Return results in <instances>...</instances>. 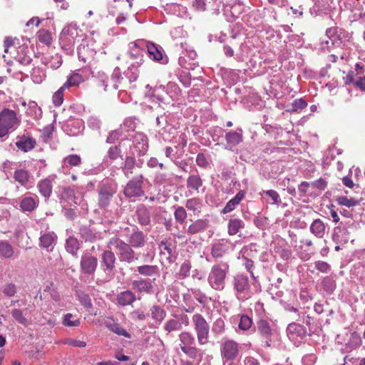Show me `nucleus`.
<instances>
[{
    "instance_id": "f257e3e1",
    "label": "nucleus",
    "mask_w": 365,
    "mask_h": 365,
    "mask_svg": "<svg viewBox=\"0 0 365 365\" xmlns=\"http://www.w3.org/2000/svg\"><path fill=\"white\" fill-rule=\"evenodd\" d=\"M230 272L227 262L220 261L214 264L207 275V283L215 291H222L226 284V278Z\"/></svg>"
},
{
    "instance_id": "f03ea898",
    "label": "nucleus",
    "mask_w": 365,
    "mask_h": 365,
    "mask_svg": "<svg viewBox=\"0 0 365 365\" xmlns=\"http://www.w3.org/2000/svg\"><path fill=\"white\" fill-rule=\"evenodd\" d=\"M108 247L114 249L121 262L131 263L138 257H135V252L133 247L123 240L117 237H111L108 242Z\"/></svg>"
},
{
    "instance_id": "7ed1b4c3",
    "label": "nucleus",
    "mask_w": 365,
    "mask_h": 365,
    "mask_svg": "<svg viewBox=\"0 0 365 365\" xmlns=\"http://www.w3.org/2000/svg\"><path fill=\"white\" fill-rule=\"evenodd\" d=\"M326 36L329 40L322 41L321 43V48L324 51H329L331 46L334 45L336 40L343 43L344 47H349L351 44L349 34L338 27H331L327 29Z\"/></svg>"
},
{
    "instance_id": "20e7f679",
    "label": "nucleus",
    "mask_w": 365,
    "mask_h": 365,
    "mask_svg": "<svg viewBox=\"0 0 365 365\" xmlns=\"http://www.w3.org/2000/svg\"><path fill=\"white\" fill-rule=\"evenodd\" d=\"M192 322L200 345L207 344L209 341L210 326L202 315L196 313L192 317Z\"/></svg>"
},
{
    "instance_id": "39448f33",
    "label": "nucleus",
    "mask_w": 365,
    "mask_h": 365,
    "mask_svg": "<svg viewBox=\"0 0 365 365\" xmlns=\"http://www.w3.org/2000/svg\"><path fill=\"white\" fill-rule=\"evenodd\" d=\"M19 124V120L14 110L5 108L0 113V137L6 136L11 130Z\"/></svg>"
},
{
    "instance_id": "423d86ee",
    "label": "nucleus",
    "mask_w": 365,
    "mask_h": 365,
    "mask_svg": "<svg viewBox=\"0 0 365 365\" xmlns=\"http://www.w3.org/2000/svg\"><path fill=\"white\" fill-rule=\"evenodd\" d=\"M232 284L235 291V295L240 300L244 301L247 299L254 293L249 284L248 277L244 274H237L235 276Z\"/></svg>"
},
{
    "instance_id": "0eeeda50",
    "label": "nucleus",
    "mask_w": 365,
    "mask_h": 365,
    "mask_svg": "<svg viewBox=\"0 0 365 365\" xmlns=\"http://www.w3.org/2000/svg\"><path fill=\"white\" fill-rule=\"evenodd\" d=\"M220 351L223 365H225L227 361H232L237 359L240 346L234 340L227 339L221 344Z\"/></svg>"
},
{
    "instance_id": "6e6552de",
    "label": "nucleus",
    "mask_w": 365,
    "mask_h": 365,
    "mask_svg": "<svg viewBox=\"0 0 365 365\" xmlns=\"http://www.w3.org/2000/svg\"><path fill=\"white\" fill-rule=\"evenodd\" d=\"M147 41L143 39L137 40L134 42H130L128 45V55L130 58L140 66L143 62V56L145 49L146 48Z\"/></svg>"
},
{
    "instance_id": "1a4fd4ad",
    "label": "nucleus",
    "mask_w": 365,
    "mask_h": 365,
    "mask_svg": "<svg viewBox=\"0 0 365 365\" xmlns=\"http://www.w3.org/2000/svg\"><path fill=\"white\" fill-rule=\"evenodd\" d=\"M78 36V29L76 24H71L64 27L60 34V43L62 48L71 47Z\"/></svg>"
},
{
    "instance_id": "9d476101",
    "label": "nucleus",
    "mask_w": 365,
    "mask_h": 365,
    "mask_svg": "<svg viewBox=\"0 0 365 365\" xmlns=\"http://www.w3.org/2000/svg\"><path fill=\"white\" fill-rule=\"evenodd\" d=\"M143 175L139 176L130 180L124 188V195L127 197H138L144 195V191L142 187Z\"/></svg>"
},
{
    "instance_id": "9b49d317",
    "label": "nucleus",
    "mask_w": 365,
    "mask_h": 365,
    "mask_svg": "<svg viewBox=\"0 0 365 365\" xmlns=\"http://www.w3.org/2000/svg\"><path fill=\"white\" fill-rule=\"evenodd\" d=\"M97 257L93 256L88 251L83 252L80 261V268L81 272L86 274H93L97 269Z\"/></svg>"
},
{
    "instance_id": "f8f14e48",
    "label": "nucleus",
    "mask_w": 365,
    "mask_h": 365,
    "mask_svg": "<svg viewBox=\"0 0 365 365\" xmlns=\"http://www.w3.org/2000/svg\"><path fill=\"white\" fill-rule=\"evenodd\" d=\"M157 125L160 128L159 134L163 138L167 140L175 129L173 125V116L170 114H164L156 118Z\"/></svg>"
},
{
    "instance_id": "ddd939ff",
    "label": "nucleus",
    "mask_w": 365,
    "mask_h": 365,
    "mask_svg": "<svg viewBox=\"0 0 365 365\" xmlns=\"http://www.w3.org/2000/svg\"><path fill=\"white\" fill-rule=\"evenodd\" d=\"M115 186L108 183H103L98 190V205L101 207L108 206L110 202L115 193Z\"/></svg>"
},
{
    "instance_id": "4468645a",
    "label": "nucleus",
    "mask_w": 365,
    "mask_h": 365,
    "mask_svg": "<svg viewBox=\"0 0 365 365\" xmlns=\"http://www.w3.org/2000/svg\"><path fill=\"white\" fill-rule=\"evenodd\" d=\"M155 278L150 279L149 278H139L132 281V289L140 294H152L154 292V286L153 282Z\"/></svg>"
},
{
    "instance_id": "2eb2a0df",
    "label": "nucleus",
    "mask_w": 365,
    "mask_h": 365,
    "mask_svg": "<svg viewBox=\"0 0 365 365\" xmlns=\"http://www.w3.org/2000/svg\"><path fill=\"white\" fill-rule=\"evenodd\" d=\"M146 49L150 58L161 64L168 63V58L161 46L147 41Z\"/></svg>"
},
{
    "instance_id": "dca6fc26",
    "label": "nucleus",
    "mask_w": 365,
    "mask_h": 365,
    "mask_svg": "<svg viewBox=\"0 0 365 365\" xmlns=\"http://www.w3.org/2000/svg\"><path fill=\"white\" fill-rule=\"evenodd\" d=\"M111 250L112 249L104 250L101 256V267L107 274L113 272L116 263L115 255Z\"/></svg>"
},
{
    "instance_id": "f3484780",
    "label": "nucleus",
    "mask_w": 365,
    "mask_h": 365,
    "mask_svg": "<svg viewBox=\"0 0 365 365\" xmlns=\"http://www.w3.org/2000/svg\"><path fill=\"white\" fill-rule=\"evenodd\" d=\"M231 243L225 239L219 240L211 245V255L215 259L223 257L229 251Z\"/></svg>"
},
{
    "instance_id": "a211bd4d",
    "label": "nucleus",
    "mask_w": 365,
    "mask_h": 365,
    "mask_svg": "<svg viewBox=\"0 0 365 365\" xmlns=\"http://www.w3.org/2000/svg\"><path fill=\"white\" fill-rule=\"evenodd\" d=\"M133 145L135 152L138 155H144L148 149V140L147 136L142 133H136L133 136Z\"/></svg>"
},
{
    "instance_id": "6ab92c4d",
    "label": "nucleus",
    "mask_w": 365,
    "mask_h": 365,
    "mask_svg": "<svg viewBox=\"0 0 365 365\" xmlns=\"http://www.w3.org/2000/svg\"><path fill=\"white\" fill-rule=\"evenodd\" d=\"M81 70L72 71L67 77L66 81L63 84V88L77 87L88 79V76L83 75Z\"/></svg>"
},
{
    "instance_id": "aec40b11",
    "label": "nucleus",
    "mask_w": 365,
    "mask_h": 365,
    "mask_svg": "<svg viewBox=\"0 0 365 365\" xmlns=\"http://www.w3.org/2000/svg\"><path fill=\"white\" fill-rule=\"evenodd\" d=\"M254 245H250L249 246L244 247L240 251V255H242V258L245 260L244 264H245V268L250 273L251 277L253 278V280H254L253 285L255 287L254 292H258L259 289H258V286L257 284V280H256L255 277L254 276V274L252 271V268L254 266V263L252 259H250L247 258V257L250 256L249 252L252 251V247Z\"/></svg>"
},
{
    "instance_id": "412c9836",
    "label": "nucleus",
    "mask_w": 365,
    "mask_h": 365,
    "mask_svg": "<svg viewBox=\"0 0 365 365\" xmlns=\"http://www.w3.org/2000/svg\"><path fill=\"white\" fill-rule=\"evenodd\" d=\"M38 204V197L37 195L31 193H26L21 200L20 207L24 212H31L37 207Z\"/></svg>"
},
{
    "instance_id": "4be33fe9",
    "label": "nucleus",
    "mask_w": 365,
    "mask_h": 365,
    "mask_svg": "<svg viewBox=\"0 0 365 365\" xmlns=\"http://www.w3.org/2000/svg\"><path fill=\"white\" fill-rule=\"evenodd\" d=\"M80 197H76L74 193V190L71 187L63 188L61 192V203L63 207L72 206L77 205Z\"/></svg>"
},
{
    "instance_id": "5701e85b",
    "label": "nucleus",
    "mask_w": 365,
    "mask_h": 365,
    "mask_svg": "<svg viewBox=\"0 0 365 365\" xmlns=\"http://www.w3.org/2000/svg\"><path fill=\"white\" fill-rule=\"evenodd\" d=\"M225 140L227 142L226 148L230 150L238 145L242 140V131L237 130L235 131H230L225 134Z\"/></svg>"
},
{
    "instance_id": "b1692460",
    "label": "nucleus",
    "mask_w": 365,
    "mask_h": 365,
    "mask_svg": "<svg viewBox=\"0 0 365 365\" xmlns=\"http://www.w3.org/2000/svg\"><path fill=\"white\" fill-rule=\"evenodd\" d=\"M258 331L266 339L263 346L270 347L272 345V329L266 320L260 319L258 322Z\"/></svg>"
},
{
    "instance_id": "393cba45",
    "label": "nucleus",
    "mask_w": 365,
    "mask_h": 365,
    "mask_svg": "<svg viewBox=\"0 0 365 365\" xmlns=\"http://www.w3.org/2000/svg\"><path fill=\"white\" fill-rule=\"evenodd\" d=\"M14 178L16 182L26 188L29 187V183L32 178L31 175L24 168L17 169L14 171Z\"/></svg>"
},
{
    "instance_id": "a878e982",
    "label": "nucleus",
    "mask_w": 365,
    "mask_h": 365,
    "mask_svg": "<svg viewBox=\"0 0 365 365\" xmlns=\"http://www.w3.org/2000/svg\"><path fill=\"white\" fill-rule=\"evenodd\" d=\"M128 244L133 248H140L145 244V235L142 231L135 230L128 237Z\"/></svg>"
},
{
    "instance_id": "bb28decb",
    "label": "nucleus",
    "mask_w": 365,
    "mask_h": 365,
    "mask_svg": "<svg viewBox=\"0 0 365 365\" xmlns=\"http://www.w3.org/2000/svg\"><path fill=\"white\" fill-rule=\"evenodd\" d=\"M80 235L86 241L94 242L101 239V234L89 227H82L80 229Z\"/></svg>"
},
{
    "instance_id": "cd10ccee",
    "label": "nucleus",
    "mask_w": 365,
    "mask_h": 365,
    "mask_svg": "<svg viewBox=\"0 0 365 365\" xmlns=\"http://www.w3.org/2000/svg\"><path fill=\"white\" fill-rule=\"evenodd\" d=\"M55 176H49L48 178L41 180L38 184V188L40 193L45 197L48 198L52 192L53 181Z\"/></svg>"
},
{
    "instance_id": "c85d7f7f",
    "label": "nucleus",
    "mask_w": 365,
    "mask_h": 365,
    "mask_svg": "<svg viewBox=\"0 0 365 365\" xmlns=\"http://www.w3.org/2000/svg\"><path fill=\"white\" fill-rule=\"evenodd\" d=\"M105 325L110 331L119 336H123L128 339L131 337L130 334L128 333L123 327L120 325L117 321L113 318H110V320L106 321Z\"/></svg>"
},
{
    "instance_id": "c756f323",
    "label": "nucleus",
    "mask_w": 365,
    "mask_h": 365,
    "mask_svg": "<svg viewBox=\"0 0 365 365\" xmlns=\"http://www.w3.org/2000/svg\"><path fill=\"white\" fill-rule=\"evenodd\" d=\"M56 235L53 232H48L42 235L40 238V245L48 251H51L56 241Z\"/></svg>"
},
{
    "instance_id": "7c9ffc66",
    "label": "nucleus",
    "mask_w": 365,
    "mask_h": 365,
    "mask_svg": "<svg viewBox=\"0 0 365 365\" xmlns=\"http://www.w3.org/2000/svg\"><path fill=\"white\" fill-rule=\"evenodd\" d=\"M202 185V180L198 175H190L187 179V187L189 192L199 193Z\"/></svg>"
},
{
    "instance_id": "2f4dec72",
    "label": "nucleus",
    "mask_w": 365,
    "mask_h": 365,
    "mask_svg": "<svg viewBox=\"0 0 365 365\" xmlns=\"http://www.w3.org/2000/svg\"><path fill=\"white\" fill-rule=\"evenodd\" d=\"M245 196V192L244 190H240L233 198L227 202L222 209V212L228 213L234 210L235 207L240 204V202L244 199Z\"/></svg>"
},
{
    "instance_id": "473e14b6",
    "label": "nucleus",
    "mask_w": 365,
    "mask_h": 365,
    "mask_svg": "<svg viewBox=\"0 0 365 365\" xmlns=\"http://www.w3.org/2000/svg\"><path fill=\"white\" fill-rule=\"evenodd\" d=\"M36 143V140L33 138L24 135L16 141V145L19 150L28 152L35 147Z\"/></svg>"
},
{
    "instance_id": "72a5a7b5",
    "label": "nucleus",
    "mask_w": 365,
    "mask_h": 365,
    "mask_svg": "<svg viewBox=\"0 0 365 365\" xmlns=\"http://www.w3.org/2000/svg\"><path fill=\"white\" fill-rule=\"evenodd\" d=\"M149 316L156 323L160 324L166 316V312L159 305H153L149 310Z\"/></svg>"
},
{
    "instance_id": "f704fd0d",
    "label": "nucleus",
    "mask_w": 365,
    "mask_h": 365,
    "mask_svg": "<svg viewBox=\"0 0 365 365\" xmlns=\"http://www.w3.org/2000/svg\"><path fill=\"white\" fill-rule=\"evenodd\" d=\"M135 294L130 290L123 291L117 296L118 304L121 306L130 305L135 301Z\"/></svg>"
},
{
    "instance_id": "c9c22d12",
    "label": "nucleus",
    "mask_w": 365,
    "mask_h": 365,
    "mask_svg": "<svg viewBox=\"0 0 365 365\" xmlns=\"http://www.w3.org/2000/svg\"><path fill=\"white\" fill-rule=\"evenodd\" d=\"M245 227L244 222L239 218H231L227 223V232L230 235L237 234Z\"/></svg>"
},
{
    "instance_id": "e433bc0d",
    "label": "nucleus",
    "mask_w": 365,
    "mask_h": 365,
    "mask_svg": "<svg viewBox=\"0 0 365 365\" xmlns=\"http://www.w3.org/2000/svg\"><path fill=\"white\" fill-rule=\"evenodd\" d=\"M207 222L200 219L194 221L187 228V234L192 235L205 230L207 227Z\"/></svg>"
},
{
    "instance_id": "4c0bfd02",
    "label": "nucleus",
    "mask_w": 365,
    "mask_h": 365,
    "mask_svg": "<svg viewBox=\"0 0 365 365\" xmlns=\"http://www.w3.org/2000/svg\"><path fill=\"white\" fill-rule=\"evenodd\" d=\"M138 272L145 277L159 275V268L156 265L144 264L137 267Z\"/></svg>"
},
{
    "instance_id": "58836bf2",
    "label": "nucleus",
    "mask_w": 365,
    "mask_h": 365,
    "mask_svg": "<svg viewBox=\"0 0 365 365\" xmlns=\"http://www.w3.org/2000/svg\"><path fill=\"white\" fill-rule=\"evenodd\" d=\"M325 230V225L320 219L314 220L310 225L311 232L317 237H323Z\"/></svg>"
},
{
    "instance_id": "ea45409f",
    "label": "nucleus",
    "mask_w": 365,
    "mask_h": 365,
    "mask_svg": "<svg viewBox=\"0 0 365 365\" xmlns=\"http://www.w3.org/2000/svg\"><path fill=\"white\" fill-rule=\"evenodd\" d=\"M138 222L143 226H145L150 222V216L148 210L145 206H141L136 211Z\"/></svg>"
},
{
    "instance_id": "a19ab883",
    "label": "nucleus",
    "mask_w": 365,
    "mask_h": 365,
    "mask_svg": "<svg viewBox=\"0 0 365 365\" xmlns=\"http://www.w3.org/2000/svg\"><path fill=\"white\" fill-rule=\"evenodd\" d=\"M287 331L289 337H291V336H294V335L302 336H305L307 334V330L304 327L294 322H292L288 325Z\"/></svg>"
},
{
    "instance_id": "79ce46f5",
    "label": "nucleus",
    "mask_w": 365,
    "mask_h": 365,
    "mask_svg": "<svg viewBox=\"0 0 365 365\" xmlns=\"http://www.w3.org/2000/svg\"><path fill=\"white\" fill-rule=\"evenodd\" d=\"M26 114L34 119L41 118L42 111L41 108L34 101H29L26 109Z\"/></svg>"
},
{
    "instance_id": "37998d69",
    "label": "nucleus",
    "mask_w": 365,
    "mask_h": 365,
    "mask_svg": "<svg viewBox=\"0 0 365 365\" xmlns=\"http://www.w3.org/2000/svg\"><path fill=\"white\" fill-rule=\"evenodd\" d=\"M14 254L11 245L7 241H0V256L4 258H11Z\"/></svg>"
},
{
    "instance_id": "c03bdc74",
    "label": "nucleus",
    "mask_w": 365,
    "mask_h": 365,
    "mask_svg": "<svg viewBox=\"0 0 365 365\" xmlns=\"http://www.w3.org/2000/svg\"><path fill=\"white\" fill-rule=\"evenodd\" d=\"M62 324L65 327H77L80 326L81 321L76 315L67 313L63 315Z\"/></svg>"
},
{
    "instance_id": "a18cd8bd",
    "label": "nucleus",
    "mask_w": 365,
    "mask_h": 365,
    "mask_svg": "<svg viewBox=\"0 0 365 365\" xmlns=\"http://www.w3.org/2000/svg\"><path fill=\"white\" fill-rule=\"evenodd\" d=\"M202 201L198 198H190L185 202V207L187 210L193 212L194 215L200 212L202 207Z\"/></svg>"
},
{
    "instance_id": "49530a36",
    "label": "nucleus",
    "mask_w": 365,
    "mask_h": 365,
    "mask_svg": "<svg viewBox=\"0 0 365 365\" xmlns=\"http://www.w3.org/2000/svg\"><path fill=\"white\" fill-rule=\"evenodd\" d=\"M136 165L135 159L132 156L125 158L123 171L127 178H129L133 173V169Z\"/></svg>"
},
{
    "instance_id": "de8ad7c7",
    "label": "nucleus",
    "mask_w": 365,
    "mask_h": 365,
    "mask_svg": "<svg viewBox=\"0 0 365 365\" xmlns=\"http://www.w3.org/2000/svg\"><path fill=\"white\" fill-rule=\"evenodd\" d=\"M66 250L72 255L76 256L79 250V242L78 240L73 237H68L66 242Z\"/></svg>"
},
{
    "instance_id": "09e8293b",
    "label": "nucleus",
    "mask_w": 365,
    "mask_h": 365,
    "mask_svg": "<svg viewBox=\"0 0 365 365\" xmlns=\"http://www.w3.org/2000/svg\"><path fill=\"white\" fill-rule=\"evenodd\" d=\"M179 340L180 341V348L182 346H189L195 344V339L194 336L188 331H182L179 334Z\"/></svg>"
},
{
    "instance_id": "8fccbe9b",
    "label": "nucleus",
    "mask_w": 365,
    "mask_h": 365,
    "mask_svg": "<svg viewBox=\"0 0 365 365\" xmlns=\"http://www.w3.org/2000/svg\"><path fill=\"white\" fill-rule=\"evenodd\" d=\"M163 328L168 334L181 329V323L176 319H170L164 324Z\"/></svg>"
},
{
    "instance_id": "3c124183",
    "label": "nucleus",
    "mask_w": 365,
    "mask_h": 365,
    "mask_svg": "<svg viewBox=\"0 0 365 365\" xmlns=\"http://www.w3.org/2000/svg\"><path fill=\"white\" fill-rule=\"evenodd\" d=\"M46 78V73L42 68L35 67L31 72V78L34 83H41Z\"/></svg>"
},
{
    "instance_id": "603ef678",
    "label": "nucleus",
    "mask_w": 365,
    "mask_h": 365,
    "mask_svg": "<svg viewBox=\"0 0 365 365\" xmlns=\"http://www.w3.org/2000/svg\"><path fill=\"white\" fill-rule=\"evenodd\" d=\"M138 66L136 63H131L128 70L125 72V76L130 82H133L137 80L139 74L138 70L137 69Z\"/></svg>"
},
{
    "instance_id": "864d4df0",
    "label": "nucleus",
    "mask_w": 365,
    "mask_h": 365,
    "mask_svg": "<svg viewBox=\"0 0 365 365\" xmlns=\"http://www.w3.org/2000/svg\"><path fill=\"white\" fill-rule=\"evenodd\" d=\"M307 106V103L305 100L302 98L295 99L292 104L291 108H289L287 109V111L290 113H296L299 112L302 109L305 108Z\"/></svg>"
},
{
    "instance_id": "5fc2aeb1",
    "label": "nucleus",
    "mask_w": 365,
    "mask_h": 365,
    "mask_svg": "<svg viewBox=\"0 0 365 365\" xmlns=\"http://www.w3.org/2000/svg\"><path fill=\"white\" fill-rule=\"evenodd\" d=\"M197 56V53L193 50L187 51L183 56H181L179 58V63L182 67H184L187 69H189L190 67L189 66L190 63H186V58L187 57L190 60H195Z\"/></svg>"
},
{
    "instance_id": "6e6d98bb",
    "label": "nucleus",
    "mask_w": 365,
    "mask_h": 365,
    "mask_svg": "<svg viewBox=\"0 0 365 365\" xmlns=\"http://www.w3.org/2000/svg\"><path fill=\"white\" fill-rule=\"evenodd\" d=\"M362 344V340L359 334L354 331L351 334L349 339L347 342V346L351 349L359 347Z\"/></svg>"
},
{
    "instance_id": "4d7b16f0",
    "label": "nucleus",
    "mask_w": 365,
    "mask_h": 365,
    "mask_svg": "<svg viewBox=\"0 0 365 365\" xmlns=\"http://www.w3.org/2000/svg\"><path fill=\"white\" fill-rule=\"evenodd\" d=\"M336 201L339 205L347 207H354L357 205H359V201L357 200H355L354 198H348L346 196H340L336 199Z\"/></svg>"
},
{
    "instance_id": "13d9d810",
    "label": "nucleus",
    "mask_w": 365,
    "mask_h": 365,
    "mask_svg": "<svg viewBox=\"0 0 365 365\" xmlns=\"http://www.w3.org/2000/svg\"><path fill=\"white\" fill-rule=\"evenodd\" d=\"M77 297L80 302V303L86 309H90L92 307V303L91 298L88 294H86L83 292L78 291Z\"/></svg>"
},
{
    "instance_id": "bf43d9fd",
    "label": "nucleus",
    "mask_w": 365,
    "mask_h": 365,
    "mask_svg": "<svg viewBox=\"0 0 365 365\" xmlns=\"http://www.w3.org/2000/svg\"><path fill=\"white\" fill-rule=\"evenodd\" d=\"M66 166H78L81 163V157L78 155H70L63 160Z\"/></svg>"
},
{
    "instance_id": "052dcab7",
    "label": "nucleus",
    "mask_w": 365,
    "mask_h": 365,
    "mask_svg": "<svg viewBox=\"0 0 365 365\" xmlns=\"http://www.w3.org/2000/svg\"><path fill=\"white\" fill-rule=\"evenodd\" d=\"M66 88H63V86L60 87V88L56 91L52 97L53 103L56 106H60L63 102V92Z\"/></svg>"
},
{
    "instance_id": "680f3d73",
    "label": "nucleus",
    "mask_w": 365,
    "mask_h": 365,
    "mask_svg": "<svg viewBox=\"0 0 365 365\" xmlns=\"http://www.w3.org/2000/svg\"><path fill=\"white\" fill-rule=\"evenodd\" d=\"M269 222L270 220L264 215L257 216L254 220L255 225L262 230L267 229L269 225Z\"/></svg>"
},
{
    "instance_id": "e2e57ef3",
    "label": "nucleus",
    "mask_w": 365,
    "mask_h": 365,
    "mask_svg": "<svg viewBox=\"0 0 365 365\" xmlns=\"http://www.w3.org/2000/svg\"><path fill=\"white\" fill-rule=\"evenodd\" d=\"M191 264L189 261H185L180 267L178 272V277L181 279H184L188 277L190 274Z\"/></svg>"
},
{
    "instance_id": "0e129e2a",
    "label": "nucleus",
    "mask_w": 365,
    "mask_h": 365,
    "mask_svg": "<svg viewBox=\"0 0 365 365\" xmlns=\"http://www.w3.org/2000/svg\"><path fill=\"white\" fill-rule=\"evenodd\" d=\"M174 217L175 220L180 224L184 223L187 217L186 210L182 207H178L175 210Z\"/></svg>"
},
{
    "instance_id": "69168bd1",
    "label": "nucleus",
    "mask_w": 365,
    "mask_h": 365,
    "mask_svg": "<svg viewBox=\"0 0 365 365\" xmlns=\"http://www.w3.org/2000/svg\"><path fill=\"white\" fill-rule=\"evenodd\" d=\"M252 324V319L247 315H242L238 324L239 329L243 331L248 330Z\"/></svg>"
},
{
    "instance_id": "338daca9",
    "label": "nucleus",
    "mask_w": 365,
    "mask_h": 365,
    "mask_svg": "<svg viewBox=\"0 0 365 365\" xmlns=\"http://www.w3.org/2000/svg\"><path fill=\"white\" fill-rule=\"evenodd\" d=\"M120 156V149L118 146H111L108 152H107V155L106 156V161L108 160V159H110L111 160H116L118 158H119Z\"/></svg>"
},
{
    "instance_id": "774afa93",
    "label": "nucleus",
    "mask_w": 365,
    "mask_h": 365,
    "mask_svg": "<svg viewBox=\"0 0 365 365\" xmlns=\"http://www.w3.org/2000/svg\"><path fill=\"white\" fill-rule=\"evenodd\" d=\"M38 37L39 41L46 45H50L52 43L51 34L49 31L46 30L39 31Z\"/></svg>"
}]
</instances>
